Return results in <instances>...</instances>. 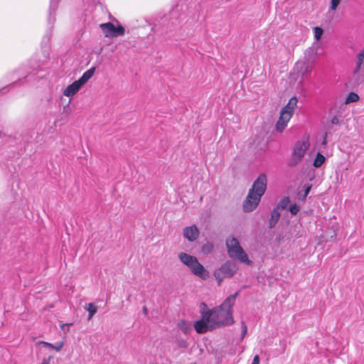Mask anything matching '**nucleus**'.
<instances>
[{
    "instance_id": "f257e3e1",
    "label": "nucleus",
    "mask_w": 364,
    "mask_h": 364,
    "mask_svg": "<svg viewBox=\"0 0 364 364\" xmlns=\"http://www.w3.org/2000/svg\"><path fill=\"white\" fill-rule=\"evenodd\" d=\"M267 178L264 173H261L253 182L252 188L243 202L242 208L246 213L253 211L258 206L262 196L267 189Z\"/></svg>"
},
{
    "instance_id": "f03ea898",
    "label": "nucleus",
    "mask_w": 364,
    "mask_h": 364,
    "mask_svg": "<svg viewBox=\"0 0 364 364\" xmlns=\"http://www.w3.org/2000/svg\"><path fill=\"white\" fill-rule=\"evenodd\" d=\"M238 292L230 295L226 297L220 306L214 307L216 309V317L218 321L217 323H219L220 328L235 323L233 306L235 304Z\"/></svg>"
},
{
    "instance_id": "7ed1b4c3",
    "label": "nucleus",
    "mask_w": 364,
    "mask_h": 364,
    "mask_svg": "<svg viewBox=\"0 0 364 364\" xmlns=\"http://www.w3.org/2000/svg\"><path fill=\"white\" fill-rule=\"evenodd\" d=\"M216 316V309H208L203 304L200 308V319L194 323L196 331L198 333H205L220 328Z\"/></svg>"
},
{
    "instance_id": "20e7f679",
    "label": "nucleus",
    "mask_w": 364,
    "mask_h": 364,
    "mask_svg": "<svg viewBox=\"0 0 364 364\" xmlns=\"http://www.w3.org/2000/svg\"><path fill=\"white\" fill-rule=\"evenodd\" d=\"M178 257L181 262L186 266L195 276L203 280H206L209 277V272L200 263L195 256L186 252H180L178 255Z\"/></svg>"
},
{
    "instance_id": "39448f33",
    "label": "nucleus",
    "mask_w": 364,
    "mask_h": 364,
    "mask_svg": "<svg viewBox=\"0 0 364 364\" xmlns=\"http://www.w3.org/2000/svg\"><path fill=\"white\" fill-rule=\"evenodd\" d=\"M226 247L228 254L230 258L251 265L252 262L248 258V256L243 248L241 247L239 241L233 236H230L226 239Z\"/></svg>"
},
{
    "instance_id": "423d86ee",
    "label": "nucleus",
    "mask_w": 364,
    "mask_h": 364,
    "mask_svg": "<svg viewBox=\"0 0 364 364\" xmlns=\"http://www.w3.org/2000/svg\"><path fill=\"white\" fill-rule=\"evenodd\" d=\"M297 98L292 97L289 99L288 103L281 109L279 117L275 125L277 132H282L286 129L297 107Z\"/></svg>"
},
{
    "instance_id": "0eeeda50",
    "label": "nucleus",
    "mask_w": 364,
    "mask_h": 364,
    "mask_svg": "<svg viewBox=\"0 0 364 364\" xmlns=\"http://www.w3.org/2000/svg\"><path fill=\"white\" fill-rule=\"evenodd\" d=\"M310 146L309 136H305L298 140L291 149V156L289 159V165L294 166L299 164L304 157Z\"/></svg>"
},
{
    "instance_id": "6e6552de",
    "label": "nucleus",
    "mask_w": 364,
    "mask_h": 364,
    "mask_svg": "<svg viewBox=\"0 0 364 364\" xmlns=\"http://www.w3.org/2000/svg\"><path fill=\"white\" fill-rule=\"evenodd\" d=\"M95 72V68L92 67L86 70L82 75L72 84L68 85L63 90L64 96L72 99L79 90L87 83V82L93 77Z\"/></svg>"
},
{
    "instance_id": "1a4fd4ad",
    "label": "nucleus",
    "mask_w": 364,
    "mask_h": 364,
    "mask_svg": "<svg viewBox=\"0 0 364 364\" xmlns=\"http://www.w3.org/2000/svg\"><path fill=\"white\" fill-rule=\"evenodd\" d=\"M237 270L238 267L235 264L227 262L217 269L213 275L220 285L224 279L233 277Z\"/></svg>"
},
{
    "instance_id": "9d476101",
    "label": "nucleus",
    "mask_w": 364,
    "mask_h": 364,
    "mask_svg": "<svg viewBox=\"0 0 364 364\" xmlns=\"http://www.w3.org/2000/svg\"><path fill=\"white\" fill-rule=\"evenodd\" d=\"M100 28L107 38L117 37L124 34V28L122 26L115 27L112 23H102L100 25Z\"/></svg>"
},
{
    "instance_id": "9b49d317",
    "label": "nucleus",
    "mask_w": 364,
    "mask_h": 364,
    "mask_svg": "<svg viewBox=\"0 0 364 364\" xmlns=\"http://www.w3.org/2000/svg\"><path fill=\"white\" fill-rule=\"evenodd\" d=\"M311 66L306 60H298L294 67V71L298 75L304 76L311 70Z\"/></svg>"
},
{
    "instance_id": "f8f14e48",
    "label": "nucleus",
    "mask_w": 364,
    "mask_h": 364,
    "mask_svg": "<svg viewBox=\"0 0 364 364\" xmlns=\"http://www.w3.org/2000/svg\"><path fill=\"white\" fill-rule=\"evenodd\" d=\"M183 235L189 242H193L199 237V230L195 225L188 226L183 228Z\"/></svg>"
},
{
    "instance_id": "ddd939ff",
    "label": "nucleus",
    "mask_w": 364,
    "mask_h": 364,
    "mask_svg": "<svg viewBox=\"0 0 364 364\" xmlns=\"http://www.w3.org/2000/svg\"><path fill=\"white\" fill-rule=\"evenodd\" d=\"M36 346H42L43 348H44L52 349L56 352H60L63 348V347L65 346V342H64V341H60L55 343V344H52V343L46 342V341H40L36 343Z\"/></svg>"
},
{
    "instance_id": "4468645a",
    "label": "nucleus",
    "mask_w": 364,
    "mask_h": 364,
    "mask_svg": "<svg viewBox=\"0 0 364 364\" xmlns=\"http://www.w3.org/2000/svg\"><path fill=\"white\" fill-rule=\"evenodd\" d=\"M85 309L88 311V320L92 319L97 311V306L93 303H88L85 305Z\"/></svg>"
},
{
    "instance_id": "2eb2a0df",
    "label": "nucleus",
    "mask_w": 364,
    "mask_h": 364,
    "mask_svg": "<svg viewBox=\"0 0 364 364\" xmlns=\"http://www.w3.org/2000/svg\"><path fill=\"white\" fill-rule=\"evenodd\" d=\"M363 60H364V48L360 51V53L357 55V60H356L355 68L354 69V73H356L360 70Z\"/></svg>"
},
{
    "instance_id": "dca6fc26",
    "label": "nucleus",
    "mask_w": 364,
    "mask_h": 364,
    "mask_svg": "<svg viewBox=\"0 0 364 364\" xmlns=\"http://www.w3.org/2000/svg\"><path fill=\"white\" fill-rule=\"evenodd\" d=\"M178 327L183 333H187L191 330L192 326L190 322L181 320L178 322Z\"/></svg>"
},
{
    "instance_id": "f3484780",
    "label": "nucleus",
    "mask_w": 364,
    "mask_h": 364,
    "mask_svg": "<svg viewBox=\"0 0 364 364\" xmlns=\"http://www.w3.org/2000/svg\"><path fill=\"white\" fill-rule=\"evenodd\" d=\"M325 160L326 159L324 156L321 153H318L314 160L313 165L314 167L318 168L325 162Z\"/></svg>"
},
{
    "instance_id": "a211bd4d",
    "label": "nucleus",
    "mask_w": 364,
    "mask_h": 364,
    "mask_svg": "<svg viewBox=\"0 0 364 364\" xmlns=\"http://www.w3.org/2000/svg\"><path fill=\"white\" fill-rule=\"evenodd\" d=\"M214 246L212 242H206L202 245L201 251L204 255H209L213 251Z\"/></svg>"
},
{
    "instance_id": "6ab92c4d",
    "label": "nucleus",
    "mask_w": 364,
    "mask_h": 364,
    "mask_svg": "<svg viewBox=\"0 0 364 364\" xmlns=\"http://www.w3.org/2000/svg\"><path fill=\"white\" fill-rule=\"evenodd\" d=\"M279 217H280L279 208V207H277V208L274 209L273 211L272 212L271 220H270V223H271L272 226L274 225L277 223Z\"/></svg>"
},
{
    "instance_id": "aec40b11",
    "label": "nucleus",
    "mask_w": 364,
    "mask_h": 364,
    "mask_svg": "<svg viewBox=\"0 0 364 364\" xmlns=\"http://www.w3.org/2000/svg\"><path fill=\"white\" fill-rule=\"evenodd\" d=\"M314 38L316 42H318L323 34V30L319 26H315L313 28Z\"/></svg>"
},
{
    "instance_id": "412c9836",
    "label": "nucleus",
    "mask_w": 364,
    "mask_h": 364,
    "mask_svg": "<svg viewBox=\"0 0 364 364\" xmlns=\"http://www.w3.org/2000/svg\"><path fill=\"white\" fill-rule=\"evenodd\" d=\"M358 100H359V96L356 93L350 92L347 96V97L346 99V101H345V103L346 104H349V103H351V102H358Z\"/></svg>"
},
{
    "instance_id": "4be33fe9",
    "label": "nucleus",
    "mask_w": 364,
    "mask_h": 364,
    "mask_svg": "<svg viewBox=\"0 0 364 364\" xmlns=\"http://www.w3.org/2000/svg\"><path fill=\"white\" fill-rule=\"evenodd\" d=\"M342 0H331L330 1V10L335 11Z\"/></svg>"
},
{
    "instance_id": "5701e85b",
    "label": "nucleus",
    "mask_w": 364,
    "mask_h": 364,
    "mask_svg": "<svg viewBox=\"0 0 364 364\" xmlns=\"http://www.w3.org/2000/svg\"><path fill=\"white\" fill-rule=\"evenodd\" d=\"M289 211L292 215H296L300 210V208L296 204H293L289 206Z\"/></svg>"
},
{
    "instance_id": "b1692460",
    "label": "nucleus",
    "mask_w": 364,
    "mask_h": 364,
    "mask_svg": "<svg viewBox=\"0 0 364 364\" xmlns=\"http://www.w3.org/2000/svg\"><path fill=\"white\" fill-rule=\"evenodd\" d=\"M289 203V198H283L280 203L279 204V205L277 207H279V208H285L286 206L287 205V204Z\"/></svg>"
},
{
    "instance_id": "393cba45",
    "label": "nucleus",
    "mask_w": 364,
    "mask_h": 364,
    "mask_svg": "<svg viewBox=\"0 0 364 364\" xmlns=\"http://www.w3.org/2000/svg\"><path fill=\"white\" fill-rule=\"evenodd\" d=\"M304 188H305V193H304V199H305V198L307 196V195L310 192L311 188V185H306L304 186Z\"/></svg>"
},
{
    "instance_id": "a878e982",
    "label": "nucleus",
    "mask_w": 364,
    "mask_h": 364,
    "mask_svg": "<svg viewBox=\"0 0 364 364\" xmlns=\"http://www.w3.org/2000/svg\"><path fill=\"white\" fill-rule=\"evenodd\" d=\"M259 361H260V360H259V355H255L254 356V358H253L252 364H259Z\"/></svg>"
},
{
    "instance_id": "bb28decb",
    "label": "nucleus",
    "mask_w": 364,
    "mask_h": 364,
    "mask_svg": "<svg viewBox=\"0 0 364 364\" xmlns=\"http://www.w3.org/2000/svg\"><path fill=\"white\" fill-rule=\"evenodd\" d=\"M246 333H247V327L245 326L243 331H242V337H244L245 336Z\"/></svg>"
},
{
    "instance_id": "cd10ccee",
    "label": "nucleus",
    "mask_w": 364,
    "mask_h": 364,
    "mask_svg": "<svg viewBox=\"0 0 364 364\" xmlns=\"http://www.w3.org/2000/svg\"><path fill=\"white\" fill-rule=\"evenodd\" d=\"M331 122H332L333 124H336V123H338V119H337L336 117L333 118V119H332V120H331Z\"/></svg>"
},
{
    "instance_id": "c85d7f7f",
    "label": "nucleus",
    "mask_w": 364,
    "mask_h": 364,
    "mask_svg": "<svg viewBox=\"0 0 364 364\" xmlns=\"http://www.w3.org/2000/svg\"><path fill=\"white\" fill-rule=\"evenodd\" d=\"M311 51V48H309L308 50H306L305 55H307V53H310Z\"/></svg>"
},
{
    "instance_id": "c756f323",
    "label": "nucleus",
    "mask_w": 364,
    "mask_h": 364,
    "mask_svg": "<svg viewBox=\"0 0 364 364\" xmlns=\"http://www.w3.org/2000/svg\"><path fill=\"white\" fill-rule=\"evenodd\" d=\"M67 324L66 323H63L61 325V328L63 329V328H65V326H66Z\"/></svg>"
}]
</instances>
